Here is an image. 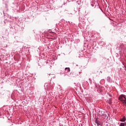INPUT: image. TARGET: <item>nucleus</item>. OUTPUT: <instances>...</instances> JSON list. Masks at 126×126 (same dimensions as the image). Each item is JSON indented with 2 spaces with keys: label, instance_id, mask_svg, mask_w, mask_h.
Segmentation results:
<instances>
[{
  "label": "nucleus",
  "instance_id": "1",
  "mask_svg": "<svg viewBox=\"0 0 126 126\" xmlns=\"http://www.w3.org/2000/svg\"><path fill=\"white\" fill-rule=\"evenodd\" d=\"M119 99L121 102H123V103L125 106H126V98L125 94H121L120 95Z\"/></svg>",
  "mask_w": 126,
  "mask_h": 126
},
{
  "label": "nucleus",
  "instance_id": "2",
  "mask_svg": "<svg viewBox=\"0 0 126 126\" xmlns=\"http://www.w3.org/2000/svg\"><path fill=\"white\" fill-rule=\"evenodd\" d=\"M104 113H105V111L104 110L101 111L99 109L97 110V114L99 117H103V116H104Z\"/></svg>",
  "mask_w": 126,
  "mask_h": 126
},
{
  "label": "nucleus",
  "instance_id": "3",
  "mask_svg": "<svg viewBox=\"0 0 126 126\" xmlns=\"http://www.w3.org/2000/svg\"><path fill=\"white\" fill-rule=\"evenodd\" d=\"M120 47L121 48L122 51H123L124 53H126V45L122 44Z\"/></svg>",
  "mask_w": 126,
  "mask_h": 126
},
{
  "label": "nucleus",
  "instance_id": "4",
  "mask_svg": "<svg viewBox=\"0 0 126 126\" xmlns=\"http://www.w3.org/2000/svg\"><path fill=\"white\" fill-rule=\"evenodd\" d=\"M107 81L108 82H109V83H113V80H112V79H111V77H107Z\"/></svg>",
  "mask_w": 126,
  "mask_h": 126
},
{
  "label": "nucleus",
  "instance_id": "5",
  "mask_svg": "<svg viewBox=\"0 0 126 126\" xmlns=\"http://www.w3.org/2000/svg\"><path fill=\"white\" fill-rule=\"evenodd\" d=\"M107 103L109 104V105H111L112 104V99L111 98H109L108 100L107 101Z\"/></svg>",
  "mask_w": 126,
  "mask_h": 126
},
{
  "label": "nucleus",
  "instance_id": "6",
  "mask_svg": "<svg viewBox=\"0 0 126 126\" xmlns=\"http://www.w3.org/2000/svg\"><path fill=\"white\" fill-rule=\"evenodd\" d=\"M126 117H123V118L120 120V122H126Z\"/></svg>",
  "mask_w": 126,
  "mask_h": 126
},
{
  "label": "nucleus",
  "instance_id": "7",
  "mask_svg": "<svg viewBox=\"0 0 126 126\" xmlns=\"http://www.w3.org/2000/svg\"><path fill=\"white\" fill-rule=\"evenodd\" d=\"M95 123L98 125V126H100L101 125V122L98 120L95 121Z\"/></svg>",
  "mask_w": 126,
  "mask_h": 126
},
{
  "label": "nucleus",
  "instance_id": "8",
  "mask_svg": "<svg viewBox=\"0 0 126 126\" xmlns=\"http://www.w3.org/2000/svg\"><path fill=\"white\" fill-rule=\"evenodd\" d=\"M65 70H67L66 72H69V71H70V69L69 67H66L65 68Z\"/></svg>",
  "mask_w": 126,
  "mask_h": 126
},
{
  "label": "nucleus",
  "instance_id": "9",
  "mask_svg": "<svg viewBox=\"0 0 126 126\" xmlns=\"http://www.w3.org/2000/svg\"><path fill=\"white\" fill-rule=\"evenodd\" d=\"M102 116H103L104 119H105L106 120L108 119V116H107V115L105 114V113H104V115H103Z\"/></svg>",
  "mask_w": 126,
  "mask_h": 126
},
{
  "label": "nucleus",
  "instance_id": "10",
  "mask_svg": "<svg viewBox=\"0 0 126 126\" xmlns=\"http://www.w3.org/2000/svg\"><path fill=\"white\" fill-rule=\"evenodd\" d=\"M120 126H125V124L124 123H121L120 125Z\"/></svg>",
  "mask_w": 126,
  "mask_h": 126
},
{
  "label": "nucleus",
  "instance_id": "11",
  "mask_svg": "<svg viewBox=\"0 0 126 126\" xmlns=\"http://www.w3.org/2000/svg\"><path fill=\"white\" fill-rule=\"evenodd\" d=\"M100 72L102 73V71H100Z\"/></svg>",
  "mask_w": 126,
  "mask_h": 126
}]
</instances>
